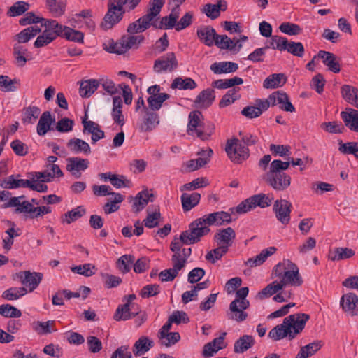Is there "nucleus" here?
Listing matches in <instances>:
<instances>
[{
    "instance_id": "nucleus-1",
    "label": "nucleus",
    "mask_w": 358,
    "mask_h": 358,
    "mask_svg": "<svg viewBox=\"0 0 358 358\" xmlns=\"http://www.w3.org/2000/svg\"><path fill=\"white\" fill-rule=\"evenodd\" d=\"M165 0H150L146 13L127 27L129 34L143 33L150 27L155 29H171L176 27V22L180 15L178 8H173L171 13L162 17L159 21V16Z\"/></svg>"
},
{
    "instance_id": "nucleus-2",
    "label": "nucleus",
    "mask_w": 358,
    "mask_h": 358,
    "mask_svg": "<svg viewBox=\"0 0 358 358\" xmlns=\"http://www.w3.org/2000/svg\"><path fill=\"white\" fill-rule=\"evenodd\" d=\"M310 316L306 313L290 315L285 317L282 324L275 326L268 333V337L279 341L285 337L294 338L305 327Z\"/></svg>"
},
{
    "instance_id": "nucleus-3",
    "label": "nucleus",
    "mask_w": 358,
    "mask_h": 358,
    "mask_svg": "<svg viewBox=\"0 0 358 358\" xmlns=\"http://www.w3.org/2000/svg\"><path fill=\"white\" fill-rule=\"evenodd\" d=\"M273 275L280 279V282L285 288L287 285L299 287L303 283L299 269L296 264L289 259H283L278 263L273 268Z\"/></svg>"
},
{
    "instance_id": "nucleus-4",
    "label": "nucleus",
    "mask_w": 358,
    "mask_h": 358,
    "mask_svg": "<svg viewBox=\"0 0 358 358\" xmlns=\"http://www.w3.org/2000/svg\"><path fill=\"white\" fill-rule=\"evenodd\" d=\"M210 229L203 217L196 219L189 225V229L182 232L180 239L186 245H191L200 241L201 237L208 234Z\"/></svg>"
},
{
    "instance_id": "nucleus-5",
    "label": "nucleus",
    "mask_w": 358,
    "mask_h": 358,
    "mask_svg": "<svg viewBox=\"0 0 358 358\" xmlns=\"http://www.w3.org/2000/svg\"><path fill=\"white\" fill-rule=\"evenodd\" d=\"M273 198L268 194H257L253 195L242 202H241L235 208L238 214L246 213L257 207L264 208L271 205Z\"/></svg>"
},
{
    "instance_id": "nucleus-6",
    "label": "nucleus",
    "mask_w": 358,
    "mask_h": 358,
    "mask_svg": "<svg viewBox=\"0 0 358 358\" xmlns=\"http://www.w3.org/2000/svg\"><path fill=\"white\" fill-rule=\"evenodd\" d=\"M120 6L114 0L108 1V10L103 17V21L101 24V27L104 30L112 29L122 20L124 13Z\"/></svg>"
},
{
    "instance_id": "nucleus-7",
    "label": "nucleus",
    "mask_w": 358,
    "mask_h": 358,
    "mask_svg": "<svg viewBox=\"0 0 358 358\" xmlns=\"http://www.w3.org/2000/svg\"><path fill=\"white\" fill-rule=\"evenodd\" d=\"M225 151L230 159L236 164H241L249 157V149L236 138L227 141Z\"/></svg>"
},
{
    "instance_id": "nucleus-8",
    "label": "nucleus",
    "mask_w": 358,
    "mask_h": 358,
    "mask_svg": "<svg viewBox=\"0 0 358 358\" xmlns=\"http://www.w3.org/2000/svg\"><path fill=\"white\" fill-rule=\"evenodd\" d=\"M57 160L55 156L48 157V164L43 171L28 172L24 176L26 179H45L46 178H59L63 173L60 168L54 163Z\"/></svg>"
},
{
    "instance_id": "nucleus-9",
    "label": "nucleus",
    "mask_w": 358,
    "mask_h": 358,
    "mask_svg": "<svg viewBox=\"0 0 358 358\" xmlns=\"http://www.w3.org/2000/svg\"><path fill=\"white\" fill-rule=\"evenodd\" d=\"M15 279H19L21 283L29 292L35 290L43 279V274L38 272H31L29 271H20L15 275Z\"/></svg>"
},
{
    "instance_id": "nucleus-10",
    "label": "nucleus",
    "mask_w": 358,
    "mask_h": 358,
    "mask_svg": "<svg viewBox=\"0 0 358 358\" xmlns=\"http://www.w3.org/2000/svg\"><path fill=\"white\" fill-rule=\"evenodd\" d=\"M340 306L348 316L358 317V296L352 292L343 294L340 299Z\"/></svg>"
},
{
    "instance_id": "nucleus-11",
    "label": "nucleus",
    "mask_w": 358,
    "mask_h": 358,
    "mask_svg": "<svg viewBox=\"0 0 358 358\" xmlns=\"http://www.w3.org/2000/svg\"><path fill=\"white\" fill-rule=\"evenodd\" d=\"M178 66V60L173 52H168L154 62L153 69L157 73L172 71Z\"/></svg>"
},
{
    "instance_id": "nucleus-12",
    "label": "nucleus",
    "mask_w": 358,
    "mask_h": 358,
    "mask_svg": "<svg viewBox=\"0 0 358 358\" xmlns=\"http://www.w3.org/2000/svg\"><path fill=\"white\" fill-rule=\"evenodd\" d=\"M291 208L292 203L285 199L276 200L273 207L277 220L284 225L290 222Z\"/></svg>"
},
{
    "instance_id": "nucleus-13",
    "label": "nucleus",
    "mask_w": 358,
    "mask_h": 358,
    "mask_svg": "<svg viewBox=\"0 0 358 358\" xmlns=\"http://www.w3.org/2000/svg\"><path fill=\"white\" fill-rule=\"evenodd\" d=\"M32 206L33 204L31 202L24 200V196L11 197L4 205V208L15 207V213L27 215L29 218Z\"/></svg>"
},
{
    "instance_id": "nucleus-14",
    "label": "nucleus",
    "mask_w": 358,
    "mask_h": 358,
    "mask_svg": "<svg viewBox=\"0 0 358 358\" xmlns=\"http://www.w3.org/2000/svg\"><path fill=\"white\" fill-rule=\"evenodd\" d=\"M269 99L271 101V106L279 105L281 110L286 112H294L295 108L289 101L287 93L282 91H277L269 95Z\"/></svg>"
},
{
    "instance_id": "nucleus-15",
    "label": "nucleus",
    "mask_w": 358,
    "mask_h": 358,
    "mask_svg": "<svg viewBox=\"0 0 358 358\" xmlns=\"http://www.w3.org/2000/svg\"><path fill=\"white\" fill-rule=\"evenodd\" d=\"M203 219L208 226L216 225L221 226L231 222V215L225 211H217L203 215Z\"/></svg>"
},
{
    "instance_id": "nucleus-16",
    "label": "nucleus",
    "mask_w": 358,
    "mask_h": 358,
    "mask_svg": "<svg viewBox=\"0 0 358 358\" xmlns=\"http://www.w3.org/2000/svg\"><path fill=\"white\" fill-rule=\"evenodd\" d=\"M196 35L202 43L206 46L211 47L215 43L217 33L213 27L202 25L197 29Z\"/></svg>"
},
{
    "instance_id": "nucleus-17",
    "label": "nucleus",
    "mask_w": 358,
    "mask_h": 358,
    "mask_svg": "<svg viewBox=\"0 0 358 358\" xmlns=\"http://www.w3.org/2000/svg\"><path fill=\"white\" fill-rule=\"evenodd\" d=\"M67 161L66 169L76 178L80 177L81 173L88 167L90 164L88 159L80 157L69 158Z\"/></svg>"
},
{
    "instance_id": "nucleus-18",
    "label": "nucleus",
    "mask_w": 358,
    "mask_h": 358,
    "mask_svg": "<svg viewBox=\"0 0 358 358\" xmlns=\"http://www.w3.org/2000/svg\"><path fill=\"white\" fill-rule=\"evenodd\" d=\"M215 99L214 90L207 88L201 91L196 97L194 103L196 108H207L210 106Z\"/></svg>"
},
{
    "instance_id": "nucleus-19",
    "label": "nucleus",
    "mask_w": 358,
    "mask_h": 358,
    "mask_svg": "<svg viewBox=\"0 0 358 358\" xmlns=\"http://www.w3.org/2000/svg\"><path fill=\"white\" fill-rule=\"evenodd\" d=\"M203 117L201 112L194 110L189 113L188 115V124L187 132L190 136H198V131L201 130L203 122L201 118Z\"/></svg>"
},
{
    "instance_id": "nucleus-20",
    "label": "nucleus",
    "mask_w": 358,
    "mask_h": 358,
    "mask_svg": "<svg viewBox=\"0 0 358 358\" xmlns=\"http://www.w3.org/2000/svg\"><path fill=\"white\" fill-rule=\"evenodd\" d=\"M236 233L231 227L219 230L214 236V240L217 245L229 248L235 239Z\"/></svg>"
},
{
    "instance_id": "nucleus-21",
    "label": "nucleus",
    "mask_w": 358,
    "mask_h": 358,
    "mask_svg": "<svg viewBox=\"0 0 358 358\" xmlns=\"http://www.w3.org/2000/svg\"><path fill=\"white\" fill-rule=\"evenodd\" d=\"M41 26L45 27V32L52 37L53 41L57 37L62 38L65 26L58 23L57 20L45 19Z\"/></svg>"
},
{
    "instance_id": "nucleus-22",
    "label": "nucleus",
    "mask_w": 358,
    "mask_h": 358,
    "mask_svg": "<svg viewBox=\"0 0 358 358\" xmlns=\"http://www.w3.org/2000/svg\"><path fill=\"white\" fill-rule=\"evenodd\" d=\"M173 263V268L165 269L161 271L159 274V278L162 282L172 281L178 275L180 271L183 269L185 266L184 265V260L180 262L178 259L174 258Z\"/></svg>"
},
{
    "instance_id": "nucleus-23",
    "label": "nucleus",
    "mask_w": 358,
    "mask_h": 358,
    "mask_svg": "<svg viewBox=\"0 0 358 358\" xmlns=\"http://www.w3.org/2000/svg\"><path fill=\"white\" fill-rule=\"evenodd\" d=\"M317 57L322 59L323 64L328 67L329 71L335 73L340 72V64L334 54L325 50H320L317 53Z\"/></svg>"
},
{
    "instance_id": "nucleus-24",
    "label": "nucleus",
    "mask_w": 358,
    "mask_h": 358,
    "mask_svg": "<svg viewBox=\"0 0 358 358\" xmlns=\"http://www.w3.org/2000/svg\"><path fill=\"white\" fill-rule=\"evenodd\" d=\"M277 251V248L274 246L268 247L264 249L261 252L256 256L249 258L246 262L245 264L249 267H256L262 265L266 262L268 257L273 255Z\"/></svg>"
},
{
    "instance_id": "nucleus-25",
    "label": "nucleus",
    "mask_w": 358,
    "mask_h": 358,
    "mask_svg": "<svg viewBox=\"0 0 358 358\" xmlns=\"http://www.w3.org/2000/svg\"><path fill=\"white\" fill-rule=\"evenodd\" d=\"M55 122V117H52L50 111H45L41 115L37 127V134L40 136H45L50 130L51 125Z\"/></svg>"
},
{
    "instance_id": "nucleus-26",
    "label": "nucleus",
    "mask_w": 358,
    "mask_h": 358,
    "mask_svg": "<svg viewBox=\"0 0 358 358\" xmlns=\"http://www.w3.org/2000/svg\"><path fill=\"white\" fill-rule=\"evenodd\" d=\"M67 148L75 154L83 153L85 155H89L92 152L88 143L77 138L70 139L67 143Z\"/></svg>"
},
{
    "instance_id": "nucleus-27",
    "label": "nucleus",
    "mask_w": 358,
    "mask_h": 358,
    "mask_svg": "<svg viewBox=\"0 0 358 358\" xmlns=\"http://www.w3.org/2000/svg\"><path fill=\"white\" fill-rule=\"evenodd\" d=\"M341 117L348 129L358 132V110L349 108L347 111H342Z\"/></svg>"
},
{
    "instance_id": "nucleus-28",
    "label": "nucleus",
    "mask_w": 358,
    "mask_h": 358,
    "mask_svg": "<svg viewBox=\"0 0 358 358\" xmlns=\"http://www.w3.org/2000/svg\"><path fill=\"white\" fill-rule=\"evenodd\" d=\"M210 69L215 74L229 73L236 72L238 65L233 62H220L212 64Z\"/></svg>"
},
{
    "instance_id": "nucleus-29",
    "label": "nucleus",
    "mask_w": 358,
    "mask_h": 358,
    "mask_svg": "<svg viewBox=\"0 0 358 358\" xmlns=\"http://www.w3.org/2000/svg\"><path fill=\"white\" fill-rule=\"evenodd\" d=\"M122 101L120 96H115L113 98V109L111 117L114 122L121 127L124 124V118L122 115Z\"/></svg>"
},
{
    "instance_id": "nucleus-30",
    "label": "nucleus",
    "mask_w": 358,
    "mask_h": 358,
    "mask_svg": "<svg viewBox=\"0 0 358 358\" xmlns=\"http://www.w3.org/2000/svg\"><path fill=\"white\" fill-rule=\"evenodd\" d=\"M255 343V341L252 336L243 335L234 343V351L235 353L242 354L253 347Z\"/></svg>"
},
{
    "instance_id": "nucleus-31",
    "label": "nucleus",
    "mask_w": 358,
    "mask_h": 358,
    "mask_svg": "<svg viewBox=\"0 0 358 358\" xmlns=\"http://www.w3.org/2000/svg\"><path fill=\"white\" fill-rule=\"evenodd\" d=\"M154 345V343L148 337L143 336L136 341L133 348V353L135 357L144 355Z\"/></svg>"
},
{
    "instance_id": "nucleus-32",
    "label": "nucleus",
    "mask_w": 358,
    "mask_h": 358,
    "mask_svg": "<svg viewBox=\"0 0 358 358\" xmlns=\"http://www.w3.org/2000/svg\"><path fill=\"white\" fill-rule=\"evenodd\" d=\"M342 97L349 103L358 108V89L355 87L344 85L341 87Z\"/></svg>"
},
{
    "instance_id": "nucleus-33",
    "label": "nucleus",
    "mask_w": 358,
    "mask_h": 358,
    "mask_svg": "<svg viewBox=\"0 0 358 358\" xmlns=\"http://www.w3.org/2000/svg\"><path fill=\"white\" fill-rule=\"evenodd\" d=\"M247 308L241 306L238 301H233L229 305L230 313L229 318L238 322H243L248 317V313L244 312Z\"/></svg>"
},
{
    "instance_id": "nucleus-34",
    "label": "nucleus",
    "mask_w": 358,
    "mask_h": 358,
    "mask_svg": "<svg viewBox=\"0 0 358 358\" xmlns=\"http://www.w3.org/2000/svg\"><path fill=\"white\" fill-rule=\"evenodd\" d=\"M181 247L182 245L179 241L171 243V250L174 252L171 260L173 261L176 257L180 262L184 260V265H186L187 259L191 255L192 250L190 248L181 249Z\"/></svg>"
},
{
    "instance_id": "nucleus-35",
    "label": "nucleus",
    "mask_w": 358,
    "mask_h": 358,
    "mask_svg": "<svg viewBox=\"0 0 358 358\" xmlns=\"http://www.w3.org/2000/svg\"><path fill=\"white\" fill-rule=\"evenodd\" d=\"M153 194L147 190L141 191L135 196L133 203V210L136 213L142 210L149 201H152L151 198Z\"/></svg>"
},
{
    "instance_id": "nucleus-36",
    "label": "nucleus",
    "mask_w": 358,
    "mask_h": 358,
    "mask_svg": "<svg viewBox=\"0 0 358 358\" xmlns=\"http://www.w3.org/2000/svg\"><path fill=\"white\" fill-rule=\"evenodd\" d=\"M323 345L322 341H315L301 348L296 358H308L315 355Z\"/></svg>"
},
{
    "instance_id": "nucleus-37",
    "label": "nucleus",
    "mask_w": 358,
    "mask_h": 358,
    "mask_svg": "<svg viewBox=\"0 0 358 358\" xmlns=\"http://www.w3.org/2000/svg\"><path fill=\"white\" fill-rule=\"evenodd\" d=\"M99 82L95 79H90L80 83L79 94L83 98L90 97L98 88Z\"/></svg>"
},
{
    "instance_id": "nucleus-38",
    "label": "nucleus",
    "mask_w": 358,
    "mask_h": 358,
    "mask_svg": "<svg viewBox=\"0 0 358 358\" xmlns=\"http://www.w3.org/2000/svg\"><path fill=\"white\" fill-rule=\"evenodd\" d=\"M41 113V109L35 106L25 107L22 110V122L24 124H34Z\"/></svg>"
},
{
    "instance_id": "nucleus-39",
    "label": "nucleus",
    "mask_w": 358,
    "mask_h": 358,
    "mask_svg": "<svg viewBox=\"0 0 358 358\" xmlns=\"http://www.w3.org/2000/svg\"><path fill=\"white\" fill-rule=\"evenodd\" d=\"M66 6V0H47L48 9L55 17H60L64 14Z\"/></svg>"
},
{
    "instance_id": "nucleus-40",
    "label": "nucleus",
    "mask_w": 358,
    "mask_h": 358,
    "mask_svg": "<svg viewBox=\"0 0 358 358\" xmlns=\"http://www.w3.org/2000/svg\"><path fill=\"white\" fill-rule=\"evenodd\" d=\"M355 255V251L349 248L338 247L336 248L333 252H331L329 258L331 261H341L352 257Z\"/></svg>"
},
{
    "instance_id": "nucleus-41",
    "label": "nucleus",
    "mask_w": 358,
    "mask_h": 358,
    "mask_svg": "<svg viewBox=\"0 0 358 358\" xmlns=\"http://www.w3.org/2000/svg\"><path fill=\"white\" fill-rule=\"evenodd\" d=\"M286 78L282 73H273L267 77L263 83L266 89H275L283 85L286 83Z\"/></svg>"
},
{
    "instance_id": "nucleus-42",
    "label": "nucleus",
    "mask_w": 358,
    "mask_h": 358,
    "mask_svg": "<svg viewBox=\"0 0 358 358\" xmlns=\"http://www.w3.org/2000/svg\"><path fill=\"white\" fill-rule=\"evenodd\" d=\"M201 195L199 193H183L181 196V201L183 210L185 211L190 210L199 203Z\"/></svg>"
},
{
    "instance_id": "nucleus-43",
    "label": "nucleus",
    "mask_w": 358,
    "mask_h": 358,
    "mask_svg": "<svg viewBox=\"0 0 358 358\" xmlns=\"http://www.w3.org/2000/svg\"><path fill=\"white\" fill-rule=\"evenodd\" d=\"M282 289H284L283 285L279 281L275 280L258 292L257 297L262 300L277 294Z\"/></svg>"
},
{
    "instance_id": "nucleus-44",
    "label": "nucleus",
    "mask_w": 358,
    "mask_h": 358,
    "mask_svg": "<svg viewBox=\"0 0 358 358\" xmlns=\"http://www.w3.org/2000/svg\"><path fill=\"white\" fill-rule=\"evenodd\" d=\"M197 85L196 82L191 78H182L181 77L176 78L171 85V87L172 89H179V90H194L196 87Z\"/></svg>"
},
{
    "instance_id": "nucleus-45",
    "label": "nucleus",
    "mask_w": 358,
    "mask_h": 358,
    "mask_svg": "<svg viewBox=\"0 0 358 358\" xmlns=\"http://www.w3.org/2000/svg\"><path fill=\"white\" fill-rule=\"evenodd\" d=\"M147 211L148 215L143 220L144 225L149 229L159 226L161 219V213L159 207H155L153 211H150L149 209Z\"/></svg>"
},
{
    "instance_id": "nucleus-46",
    "label": "nucleus",
    "mask_w": 358,
    "mask_h": 358,
    "mask_svg": "<svg viewBox=\"0 0 358 358\" xmlns=\"http://www.w3.org/2000/svg\"><path fill=\"white\" fill-rule=\"evenodd\" d=\"M243 80L241 78L235 76L229 79H219L212 83V87L217 89H227L229 87H235L236 85L243 84Z\"/></svg>"
},
{
    "instance_id": "nucleus-47",
    "label": "nucleus",
    "mask_w": 358,
    "mask_h": 358,
    "mask_svg": "<svg viewBox=\"0 0 358 358\" xmlns=\"http://www.w3.org/2000/svg\"><path fill=\"white\" fill-rule=\"evenodd\" d=\"M239 90V87H235L228 90L220 100L219 106L220 108H224L238 100L240 98Z\"/></svg>"
},
{
    "instance_id": "nucleus-48",
    "label": "nucleus",
    "mask_w": 358,
    "mask_h": 358,
    "mask_svg": "<svg viewBox=\"0 0 358 358\" xmlns=\"http://www.w3.org/2000/svg\"><path fill=\"white\" fill-rule=\"evenodd\" d=\"M85 213L86 210L83 206H78L66 213L62 217V222L63 223L71 224L83 217Z\"/></svg>"
},
{
    "instance_id": "nucleus-49",
    "label": "nucleus",
    "mask_w": 358,
    "mask_h": 358,
    "mask_svg": "<svg viewBox=\"0 0 358 358\" xmlns=\"http://www.w3.org/2000/svg\"><path fill=\"white\" fill-rule=\"evenodd\" d=\"M20 85V79H10L8 76L0 75V87H3V91L15 92Z\"/></svg>"
},
{
    "instance_id": "nucleus-50",
    "label": "nucleus",
    "mask_w": 358,
    "mask_h": 358,
    "mask_svg": "<svg viewBox=\"0 0 358 358\" xmlns=\"http://www.w3.org/2000/svg\"><path fill=\"white\" fill-rule=\"evenodd\" d=\"M136 315V313L130 312V306L129 303H126L124 305L119 306L114 314L113 318L116 321H125Z\"/></svg>"
},
{
    "instance_id": "nucleus-51",
    "label": "nucleus",
    "mask_w": 358,
    "mask_h": 358,
    "mask_svg": "<svg viewBox=\"0 0 358 358\" xmlns=\"http://www.w3.org/2000/svg\"><path fill=\"white\" fill-rule=\"evenodd\" d=\"M27 293V289L25 287H10L3 292L2 297L8 301H14Z\"/></svg>"
},
{
    "instance_id": "nucleus-52",
    "label": "nucleus",
    "mask_w": 358,
    "mask_h": 358,
    "mask_svg": "<svg viewBox=\"0 0 358 358\" xmlns=\"http://www.w3.org/2000/svg\"><path fill=\"white\" fill-rule=\"evenodd\" d=\"M170 95L166 93H159L157 96H150L148 98V103L152 110H158L162 107L164 101L169 99Z\"/></svg>"
},
{
    "instance_id": "nucleus-53",
    "label": "nucleus",
    "mask_w": 358,
    "mask_h": 358,
    "mask_svg": "<svg viewBox=\"0 0 358 358\" xmlns=\"http://www.w3.org/2000/svg\"><path fill=\"white\" fill-rule=\"evenodd\" d=\"M134 262V257L131 255L121 256L117 262V268L123 273H128Z\"/></svg>"
},
{
    "instance_id": "nucleus-54",
    "label": "nucleus",
    "mask_w": 358,
    "mask_h": 358,
    "mask_svg": "<svg viewBox=\"0 0 358 358\" xmlns=\"http://www.w3.org/2000/svg\"><path fill=\"white\" fill-rule=\"evenodd\" d=\"M159 124L157 115L153 112H146L144 117L143 124L141 126V129L145 131L152 130L157 124Z\"/></svg>"
},
{
    "instance_id": "nucleus-55",
    "label": "nucleus",
    "mask_w": 358,
    "mask_h": 358,
    "mask_svg": "<svg viewBox=\"0 0 358 358\" xmlns=\"http://www.w3.org/2000/svg\"><path fill=\"white\" fill-rule=\"evenodd\" d=\"M71 269L73 273L82 275L85 277H90L93 275L95 274L96 271L95 266L90 263L76 266L72 267Z\"/></svg>"
},
{
    "instance_id": "nucleus-56",
    "label": "nucleus",
    "mask_w": 358,
    "mask_h": 358,
    "mask_svg": "<svg viewBox=\"0 0 358 358\" xmlns=\"http://www.w3.org/2000/svg\"><path fill=\"white\" fill-rule=\"evenodd\" d=\"M64 30L62 38L70 41L81 43H83L84 34L83 32L75 30L67 26H65V29Z\"/></svg>"
},
{
    "instance_id": "nucleus-57",
    "label": "nucleus",
    "mask_w": 358,
    "mask_h": 358,
    "mask_svg": "<svg viewBox=\"0 0 358 358\" xmlns=\"http://www.w3.org/2000/svg\"><path fill=\"white\" fill-rule=\"evenodd\" d=\"M114 199L108 201L103 207L104 213L107 215L116 212L120 208L119 203L124 200V196L119 193L114 194Z\"/></svg>"
},
{
    "instance_id": "nucleus-58",
    "label": "nucleus",
    "mask_w": 358,
    "mask_h": 358,
    "mask_svg": "<svg viewBox=\"0 0 358 358\" xmlns=\"http://www.w3.org/2000/svg\"><path fill=\"white\" fill-rule=\"evenodd\" d=\"M29 8V4L22 1L15 3L10 8L8 14L11 17L22 15Z\"/></svg>"
},
{
    "instance_id": "nucleus-59",
    "label": "nucleus",
    "mask_w": 358,
    "mask_h": 358,
    "mask_svg": "<svg viewBox=\"0 0 358 358\" xmlns=\"http://www.w3.org/2000/svg\"><path fill=\"white\" fill-rule=\"evenodd\" d=\"M287 43L288 40L285 37L274 35L271 36L270 45L266 47L283 51L285 50Z\"/></svg>"
},
{
    "instance_id": "nucleus-60",
    "label": "nucleus",
    "mask_w": 358,
    "mask_h": 358,
    "mask_svg": "<svg viewBox=\"0 0 358 358\" xmlns=\"http://www.w3.org/2000/svg\"><path fill=\"white\" fill-rule=\"evenodd\" d=\"M212 155L213 150L210 148H208L207 150H201L198 152V157L194 159L195 164L197 165V169L205 166L210 161Z\"/></svg>"
},
{
    "instance_id": "nucleus-61",
    "label": "nucleus",
    "mask_w": 358,
    "mask_h": 358,
    "mask_svg": "<svg viewBox=\"0 0 358 358\" xmlns=\"http://www.w3.org/2000/svg\"><path fill=\"white\" fill-rule=\"evenodd\" d=\"M234 42V39H231L227 35H219L217 34L214 45L220 49L234 50V46H231Z\"/></svg>"
},
{
    "instance_id": "nucleus-62",
    "label": "nucleus",
    "mask_w": 358,
    "mask_h": 358,
    "mask_svg": "<svg viewBox=\"0 0 358 358\" xmlns=\"http://www.w3.org/2000/svg\"><path fill=\"white\" fill-rule=\"evenodd\" d=\"M228 251L226 247L217 245V248L208 252L206 255V259L212 263L220 259Z\"/></svg>"
},
{
    "instance_id": "nucleus-63",
    "label": "nucleus",
    "mask_w": 358,
    "mask_h": 358,
    "mask_svg": "<svg viewBox=\"0 0 358 358\" xmlns=\"http://www.w3.org/2000/svg\"><path fill=\"white\" fill-rule=\"evenodd\" d=\"M285 50L298 57H302L305 52L303 45L301 42L288 41Z\"/></svg>"
},
{
    "instance_id": "nucleus-64",
    "label": "nucleus",
    "mask_w": 358,
    "mask_h": 358,
    "mask_svg": "<svg viewBox=\"0 0 358 358\" xmlns=\"http://www.w3.org/2000/svg\"><path fill=\"white\" fill-rule=\"evenodd\" d=\"M0 315L5 317H20L22 315L21 311L10 304L0 306Z\"/></svg>"
}]
</instances>
